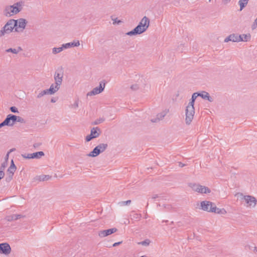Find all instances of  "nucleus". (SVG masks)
Instances as JSON below:
<instances>
[{
	"label": "nucleus",
	"instance_id": "obj_16",
	"mask_svg": "<svg viewBox=\"0 0 257 257\" xmlns=\"http://www.w3.org/2000/svg\"><path fill=\"white\" fill-rule=\"evenodd\" d=\"M198 96H200L204 99H206L208 100L209 102H213V99L212 97H211L209 93L206 91H202L201 92H197Z\"/></svg>",
	"mask_w": 257,
	"mask_h": 257
},
{
	"label": "nucleus",
	"instance_id": "obj_48",
	"mask_svg": "<svg viewBox=\"0 0 257 257\" xmlns=\"http://www.w3.org/2000/svg\"><path fill=\"white\" fill-rule=\"evenodd\" d=\"M16 219L18 220L19 219L25 217V215H23L22 214H16Z\"/></svg>",
	"mask_w": 257,
	"mask_h": 257
},
{
	"label": "nucleus",
	"instance_id": "obj_60",
	"mask_svg": "<svg viewBox=\"0 0 257 257\" xmlns=\"http://www.w3.org/2000/svg\"><path fill=\"white\" fill-rule=\"evenodd\" d=\"M230 0H223L224 4H227Z\"/></svg>",
	"mask_w": 257,
	"mask_h": 257
},
{
	"label": "nucleus",
	"instance_id": "obj_15",
	"mask_svg": "<svg viewBox=\"0 0 257 257\" xmlns=\"http://www.w3.org/2000/svg\"><path fill=\"white\" fill-rule=\"evenodd\" d=\"M211 205H212V202L209 201H203L200 203L201 209L208 212L209 211Z\"/></svg>",
	"mask_w": 257,
	"mask_h": 257
},
{
	"label": "nucleus",
	"instance_id": "obj_55",
	"mask_svg": "<svg viewBox=\"0 0 257 257\" xmlns=\"http://www.w3.org/2000/svg\"><path fill=\"white\" fill-rule=\"evenodd\" d=\"M186 166V165H185V164H183V163H181V162H179V166L180 167L182 168V167H184V166Z\"/></svg>",
	"mask_w": 257,
	"mask_h": 257
},
{
	"label": "nucleus",
	"instance_id": "obj_6",
	"mask_svg": "<svg viewBox=\"0 0 257 257\" xmlns=\"http://www.w3.org/2000/svg\"><path fill=\"white\" fill-rule=\"evenodd\" d=\"M191 187L194 191L201 194H209L211 192L208 187L200 184H194Z\"/></svg>",
	"mask_w": 257,
	"mask_h": 257
},
{
	"label": "nucleus",
	"instance_id": "obj_47",
	"mask_svg": "<svg viewBox=\"0 0 257 257\" xmlns=\"http://www.w3.org/2000/svg\"><path fill=\"white\" fill-rule=\"evenodd\" d=\"M163 206L165 209L168 210H171L172 208L171 205L169 204H164L163 205Z\"/></svg>",
	"mask_w": 257,
	"mask_h": 257
},
{
	"label": "nucleus",
	"instance_id": "obj_40",
	"mask_svg": "<svg viewBox=\"0 0 257 257\" xmlns=\"http://www.w3.org/2000/svg\"><path fill=\"white\" fill-rule=\"evenodd\" d=\"M216 213L225 214L226 213V211L224 208L220 209L218 208V210H217Z\"/></svg>",
	"mask_w": 257,
	"mask_h": 257
},
{
	"label": "nucleus",
	"instance_id": "obj_41",
	"mask_svg": "<svg viewBox=\"0 0 257 257\" xmlns=\"http://www.w3.org/2000/svg\"><path fill=\"white\" fill-rule=\"evenodd\" d=\"M7 165H8V163L6 162H4L1 164V167H0V170H2L3 171H4L5 169V168L7 166Z\"/></svg>",
	"mask_w": 257,
	"mask_h": 257
},
{
	"label": "nucleus",
	"instance_id": "obj_63",
	"mask_svg": "<svg viewBox=\"0 0 257 257\" xmlns=\"http://www.w3.org/2000/svg\"><path fill=\"white\" fill-rule=\"evenodd\" d=\"M248 247L249 249H251V246L250 245H248Z\"/></svg>",
	"mask_w": 257,
	"mask_h": 257
},
{
	"label": "nucleus",
	"instance_id": "obj_24",
	"mask_svg": "<svg viewBox=\"0 0 257 257\" xmlns=\"http://www.w3.org/2000/svg\"><path fill=\"white\" fill-rule=\"evenodd\" d=\"M197 94H198L197 92H195V93H193V94L192 95L191 98L190 99V101L188 103L189 105H193V106L194 105V103H195V100L196 99L197 97L198 96V95H197Z\"/></svg>",
	"mask_w": 257,
	"mask_h": 257
},
{
	"label": "nucleus",
	"instance_id": "obj_52",
	"mask_svg": "<svg viewBox=\"0 0 257 257\" xmlns=\"http://www.w3.org/2000/svg\"><path fill=\"white\" fill-rule=\"evenodd\" d=\"M122 242V241H119V242H115L113 244L112 246L113 247H115V246H116L120 244H121Z\"/></svg>",
	"mask_w": 257,
	"mask_h": 257
},
{
	"label": "nucleus",
	"instance_id": "obj_61",
	"mask_svg": "<svg viewBox=\"0 0 257 257\" xmlns=\"http://www.w3.org/2000/svg\"><path fill=\"white\" fill-rule=\"evenodd\" d=\"M253 248H254L253 251L255 253H257V247L256 246H254Z\"/></svg>",
	"mask_w": 257,
	"mask_h": 257
},
{
	"label": "nucleus",
	"instance_id": "obj_17",
	"mask_svg": "<svg viewBox=\"0 0 257 257\" xmlns=\"http://www.w3.org/2000/svg\"><path fill=\"white\" fill-rule=\"evenodd\" d=\"M168 112H169V109H167V110H165V111L158 113L157 115L156 118L152 119L151 121L153 122H157L159 121V120L162 119L165 116V115L167 114V113Z\"/></svg>",
	"mask_w": 257,
	"mask_h": 257
},
{
	"label": "nucleus",
	"instance_id": "obj_43",
	"mask_svg": "<svg viewBox=\"0 0 257 257\" xmlns=\"http://www.w3.org/2000/svg\"><path fill=\"white\" fill-rule=\"evenodd\" d=\"M22 156L25 159H32L31 157V154H22Z\"/></svg>",
	"mask_w": 257,
	"mask_h": 257
},
{
	"label": "nucleus",
	"instance_id": "obj_22",
	"mask_svg": "<svg viewBox=\"0 0 257 257\" xmlns=\"http://www.w3.org/2000/svg\"><path fill=\"white\" fill-rule=\"evenodd\" d=\"M236 39V34H232L229 35L228 37H227L224 40V42L227 43L229 41H232L233 42H236L235 40Z\"/></svg>",
	"mask_w": 257,
	"mask_h": 257
},
{
	"label": "nucleus",
	"instance_id": "obj_25",
	"mask_svg": "<svg viewBox=\"0 0 257 257\" xmlns=\"http://www.w3.org/2000/svg\"><path fill=\"white\" fill-rule=\"evenodd\" d=\"M11 10L10 6H7L4 11V15L6 17H11L13 15L11 12Z\"/></svg>",
	"mask_w": 257,
	"mask_h": 257
},
{
	"label": "nucleus",
	"instance_id": "obj_19",
	"mask_svg": "<svg viewBox=\"0 0 257 257\" xmlns=\"http://www.w3.org/2000/svg\"><path fill=\"white\" fill-rule=\"evenodd\" d=\"M80 45V42L79 40L74 41L72 42H69L65 44H63V47L65 49H68L71 47H78Z\"/></svg>",
	"mask_w": 257,
	"mask_h": 257
},
{
	"label": "nucleus",
	"instance_id": "obj_51",
	"mask_svg": "<svg viewBox=\"0 0 257 257\" xmlns=\"http://www.w3.org/2000/svg\"><path fill=\"white\" fill-rule=\"evenodd\" d=\"M44 95V94L43 93V91H42L41 92H40L38 94L37 98H40L42 97V96H43Z\"/></svg>",
	"mask_w": 257,
	"mask_h": 257
},
{
	"label": "nucleus",
	"instance_id": "obj_28",
	"mask_svg": "<svg viewBox=\"0 0 257 257\" xmlns=\"http://www.w3.org/2000/svg\"><path fill=\"white\" fill-rule=\"evenodd\" d=\"M38 180L40 181H44L49 180L51 176L49 175H42L38 177Z\"/></svg>",
	"mask_w": 257,
	"mask_h": 257
},
{
	"label": "nucleus",
	"instance_id": "obj_4",
	"mask_svg": "<svg viewBox=\"0 0 257 257\" xmlns=\"http://www.w3.org/2000/svg\"><path fill=\"white\" fill-rule=\"evenodd\" d=\"M106 82L103 80L99 82L98 86L95 87L91 91L87 93V96H92L101 93L104 89Z\"/></svg>",
	"mask_w": 257,
	"mask_h": 257
},
{
	"label": "nucleus",
	"instance_id": "obj_53",
	"mask_svg": "<svg viewBox=\"0 0 257 257\" xmlns=\"http://www.w3.org/2000/svg\"><path fill=\"white\" fill-rule=\"evenodd\" d=\"M48 91L49 90L47 89L44 90H43V93L44 94V95L46 94H50V92Z\"/></svg>",
	"mask_w": 257,
	"mask_h": 257
},
{
	"label": "nucleus",
	"instance_id": "obj_56",
	"mask_svg": "<svg viewBox=\"0 0 257 257\" xmlns=\"http://www.w3.org/2000/svg\"><path fill=\"white\" fill-rule=\"evenodd\" d=\"M23 50L22 48L21 47H18L17 48V49H16V51H18V53L20 52V51H22Z\"/></svg>",
	"mask_w": 257,
	"mask_h": 257
},
{
	"label": "nucleus",
	"instance_id": "obj_8",
	"mask_svg": "<svg viewBox=\"0 0 257 257\" xmlns=\"http://www.w3.org/2000/svg\"><path fill=\"white\" fill-rule=\"evenodd\" d=\"M58 71L59 70L56 71L54 75V79L55 81V84H56V88H57L58 86H60L61 85L63 76V72L62 68L60 71V72H59Z\"/></svg>",
	"mask_w": 257,
	"mask_h": 257
},
{
	"label": "nucleus",
	"instance_id": "obj_42",
	"mask_svg": "<svg viewBox=\"0 0 257 257\" xmlns=\"http://www.w3.org/2000/svg\"><path fill=\"white\" fill-rule=\"evenodd\" d=\"M131 88L133 90H137L139 89V86L138 84H135L131 85Z\"/></svg>",
	"mask_w": 257,
	"mask_h": 257
},
{
	"label": "nucleus",
	"instance_id": "obj_7",
	"mask_svg": "<svg viewBox=\"0 0 257 257\" xmlns=\"http://www.w3.org/2000/svg\"><path fill=\"white\" fill-rule=\"evenodd\" d=\"M146 31L145 28H143L138 25L133 30L127 32L126 35L130 36H136L141 34Z\"/></svg>",
	"mask_w": 257,
	"mask_h": 257
},
{
	"label": "nucleus",
	"instance_id": "obj_45",
	"mask_svg": "<svg viewBox=\"0 0 257 257\" xmlns=\"http://www.w3.org/2000/svg\"><path fill=\"white\" fill-rule=\"evenodd\" d=\"M257 27V18L255 19L254 22L251 25V28L252 30L256 29Z\"/></svg>",
	"mask_w": 257,
	"mask_h": 257
},
{
	"label": "nucleus",
	"instance_id": "obj_49",
	"mask_svg": "<svg viewBox=\"0 0 257 257\" xmlns=\"http://www.w3.org/2000/svg\"><path fill=\"white\" fill-rule=\"evenodd\" d=\"M9 155H10V154L9 153H7V154H6V155L5 156L4 162L8 163V160H9Z\"/></svg>",
	"mask_w": 257,
	"mask_h": 257
},
{
	"label": "nucleus",
	"instance_id": "obj_64",
	"mask_svg": "<svg viewBox=\"0 0 257 257\" xmlns=\"http://www.w3.org/2000/svg\"><path fill=\"white\" fill-rule=\"evenodd\" d=\"M158 206H160L161 205L160 204H158Z\"/></svg>",
	"mask_w": 257,
	"mask_h": 257
},
{
	"label": "nucleus",
	"instance_id": "obj_1",
	"mask_svg": "<svg viewBox=\"0 0 257 257\" xmlns=\"http://www.w3.org/2000/svg\"><path fill=\"white\" fill-rule=\"evenodd\" d=\"M19 32L17 28V21L14 19H10L6 23L0 30V38L6 35H9L13 31Z\"/></svg>",
	"mask_w": 257,
	"mask_h": 257
},
{
	"label": "nucleus",
	"instance_id": "obj_5",
	"mask_svg": "<svg viewBox=\"0 0 257 257\" xmlns=\"http://www.w3.org/2000/svg\"><path fill=\"white\" fill-rule=\"evenodd\" d=\"M101 131L98 127H94L91 128L90 131V134L87 135L85 138V141L87 142H90L93 139L98 138L100 134Z\"/></svg>",
	"mask_w": 257,
	"mask_h": 257
},
{
	"label": "nucleus",
	"instance_id": "obj_57",
	"mask_svg": "<svg viewBox=\"0 0 257 257\" xmlns=\"http://www.w3.org/2000/svg\"><path fill=\"white\" fill-rule=\"evenodd\" d=\"M159 196L158 194H155V195H154L152 197V199H156L157 198H158Z\"/></svg>",
	"mask_w": 257,
	"mask_h": 257
},
{
	"label": "nucleus",
	"instance_id": "obj_62",
	"mask_svg": "<svg viewBox=\"0 0 257 257\" xmlns=\"http://www.w3.org/2000/svg\"><path fill=\"white\" fill-rule=\"evenodd\" d=\"M140 257H148V256H147L146 255H143V256H141Z\"/></svg>",
	"mask_w": 257,
	"mask_h": 257
},
{
	"label": "nucleus",
	"instance_id": "obj_11",
	"mask_svg": "<svg viewBox=\"0 0 257 257\" xmlns=\"http://www.w3.org/2000/svg\"><path fill=\"white\" fill-rule=\"evenodd\" d=\"M22 2H17L14 4L13 5L10 6L11 10V12L12 15L17 14L21 11L22 10Z\"/></svg>",
	"mask_w": 257,
	"mask_h": 257
},
{
	"label": "nucleus",
	"instance_id": "obj_14",
	"mask_svg": "<svg viewBox=\"0 0 257 257\" xmlns=\"http://www.w3.org/2000/svg\"><path fill=\"white\" fill-rule=\"evenodd\" d=\"M150 21L149 19L146 16H145L143 18L138 25L142 28H145V30H147L150 26Z\"/></svg>",
	"mask_w": 257,
	"mask_h": 257
},
{
	"label": "nucleus",
	"instance_id": "obj_29",
	"mask_svg": "<svg viewBox=\"0 0 257 257\" xmlns=\"http://www.w3.org/2000/svg\"><path fill=\"white\" fill-rule=\"evenodd\" d=\"M217 210H218V208H217L215 203L212 202V205H211L210 207H209V212L216 213Z\"/></svg>",
	"mask_w": 257,
	"mask_h": 257
},
{
	"label": "nucleus",
	"instance_id": "obj_34",
	"mask_svg": "<svg viewBox=\"0 0 257 257\" xmlns=\"http://www.w3.org/2000/svg\"><path fill=\"white\" fill-rule=\"evenodd\" d=\"M131 200H128L125 201H120L118 203V204L120 206H124V205H129L131 203Z\"/></svg>",
	"mask_w": 257,
	"mask_h": 257
},
{
	"label": "nucleus",
	"instance_id": "obj_54",
	"mask_svg": "<svg viewBox=\"0 0 257 257\" xmlns=\"http://www.w3.org/2000/svg\"><path fill=\"white\" fill-rule=\"evenodd\" d=\"M73 106L75 108H77L78 107V100L75 101L73 104Z\"/></svg>",
	"mask_w": 257,
	"mask_h": 257
},
{
	"label": "nucleus",
	"instance_id": "obj_27",
	"mask_svg": "<svg viewBox=\"0 0 257 257\" xmlns=\"http://www.w3.org/2000/svg\"><path fill=\"white\" fill-rule=\"evenodd\" d=\"M65 49V47H63V44H62V46L58 48L54 47L52 49V53L54 54H56L58 53L61 52Z\"/></svg>",
	"mask_w": 257,
	"mask_h": 257
},
{
	"label": "nucleus",
	"instance_id": "obj_46",
	"mask_svg": "<svg viewBox=\"0 0 257 257\" xmlns=\"http://www.w3.org/2000/svg\"><path fill=\"white\" fill-rule=\"evenodd\" d=\"M6 125L9 126V124L8 123L7 121L6 120V119L5 118V120L0 123V128H2V127L6 126Z\"/></svg>",
	"mask_w": 257,
	"mask_h": 257
},
{
	"label": "nucleus",
	"instance_id": "obj_3",
	"mask_svg": "<svg viewBox=\"0 0 257 257\" xmlns=\"http://www.w3.org/2000/svg\"><path fill=\"white\" fill-rule=\"evenodd\" d=\"M195 113L194 106L193 105H188L186 107L185 109V122L186 124L189 125L192 122Z\"/></svg>",
	"mask_w": 257,
	"mask_h": 257
},
{
	"label": "nucleus",
	"instance_id": "obj_58",
	"mask_svg": "<svg viewBox=\"0 0 257 257\" xmlns=\"http://www.w3.org/2000/svg\"><path fill=\"white\" fill-rule=\"evenodd\" d=\"M15 151H16V149L15 148H12V149H10L8 153L10 154L11 153L13 152H14Z\"/></svg>",
	"mask_w": 257,
	"mask_h": 257
},
{
	"label": "nucleus",
	"instance_id": "obj_31",
	"mask_svg": "<svg viewBox=\"0 0 257 257\" xmlns=\"http://www.w3.org/2000/svg\"><path fill=\"white\" fill-rule=\"evenodd\" d=\"M8 221H12L14 220H17L16 217V214H13L11 215L7 216L6 218Z\"/></svg>",
	"mask_w": 257,
	"mask_h": 257
},
{
	"label": "nucleus",
	"instance_id": "obj_2",
	"mask_svg": "<svg viewBox=\"0 0 257 257\" xmlns=\"http://www.w3.org/2000/svg\"><path fill=\"white\" fill-rule=\"evenodd\" d=\"M107 147L108 145L107 144H100L96 146L87 156L90 157H96L104 152Z\"/></svg>",
	"mask_w": 257,
	"mask_h": 257
},
{
	"label": "nucleus",
	"instance_id": "obj_30",
	"mask_svg": "<svg viewBox=\"0 0 257 257\" xmlns=\"http://www.w3.org/2000/svg\"><path fill=\"white\" fill-rule=\"evenodd\" d=\"M243 42L249 41L251 38L250 34H242Z\"/></svg>",
	"mask_w": 257,
	"mask_h": 257
},
{
	"label": "nucleus",
	"instance_id": "obj_23",
	"mask_svg": "<svg viewBox=\"0 0 257 257\" xmlns=\"http://www.w3.org/2000/svg\"><path fill=\"white\" fill-rule=\"evenodd\" d=\"M60 88V86H58L57 88H56V84H55V86H54V84H52L50 88L49 89H47L50 92V94H54L56 91H57Z\"/></svg>",
	"mask_w": 257,
	"mask_h": 257
},
{
	"label": "nucleus",
	"instance_id": "obj_37",
	"mask_svg": "<svg viewBox=\"0 0 257 257\" xmlns=\"http://www.w3.org/2000/svg\"><path fill=\"white\" fill-rule=\"evenodd\" d=\"M236 42L243 41L242 35H238L236 34Z\"/></svg>",
	"mask_w": 257,
	"mask_h": 257
},
{
	"label": "nucleus",
	"instance_id": "obj_36",
	"mask_svg": "<svg viewBox=\"0 0 257 257\" xmlns=\"http://www.w3.org/2000/svg\"><path fill=\"white\" fill-rule=\"evenodd\" d=\"M6 52H7V53H14V54H18V51H16V49H15V48H9L7 50H6Z\"/></svg>",
	"mask_w": 257,
	"mask_h": 257
},
{
	"label": "nucleus",
	"instance_id": "obj_59",
	"mask_svg": "<svg viewBox=\"0 0 257 257\" xmlns=\"http://www.w3.org/2000/svg\"><path fill=\"white\" fill-rule=\"evenodd\" d=\"M51 102L52 103H54L56 102V100L54 98H52L51 99Z\"/></svg>",
	"mask_w": 257,
	"mask_h": 257
},
{
	"label": "nucleus",
	"instance_id": "obj_32",
	"mask_svg": "<svg viewBox=\"0 0 257 257\" xmlns=\"http://www.w3.org/2000/svg\"><path fill=\"white\" fill-rule=\"evenodd\" d=\"M150 242H151V241L150 239H146L144 240V241L139 242L138 243L139 244H141L142 245L148 246L150 244Z\"/></svg>",
	"mask_w": 257,
	"mask_h": 257
},
{
	"label": "nucleus",
	"instance_id": "obj_39",
	"mask_svg": "<svg viewBox=\"0 0 257 257\" xmlns=\"http://www.w3.org/2000/svg\"><path fill=\"white\" fill-rule=\"evenodd\" d=\"M10 110H11V112H12L13 113H19L18 109L16 106L10 107Z\"/></svg>",
	"mask_w": 257,
	"mask_h": 257
},
{
	"label": "nucleus",
	"instance_id": "obj_20",
	"mask_svg": "<svg viewBox=\"0 0 257 257\" xmlns=\"http://www.w3.org/2000/svg\"><path fill=\"white\" fill-rule=\"evenodd\" d=\"M17 170V167L15 165L13 160H12L11 161L10 166L9 167L7 170L8 173L14 174L16 172Z\"/></svg>",
	"mask_w": 257,
	"mask_h": 257
},
{
	"label": "nucleus",
	"instance_id": "obj_18",
	"mask_svg": "<svg viewBox=\"0 0 257 257\" xmlns=\"http://www.w3.org/2000/svg\"><path fill=\"white\" fill-rule=\"evenodd\" d=\"M17 21V28H22L23 30L25 29L26 25L28 23L27 20L23 18H21L18 20H15Z\"/></svg>",
	"mask_w": 257,
	"mask_h": 257
},
{
	"label": "nucleus",
	"instance_id": "obj_9",
	"mask_svg": "<svg viewBox=\"0 0 257 257\" xmlns=\"http://www.w3.org/2000/svg\"><path fill=\"white\" fill-rule=\"evenodd\" d=\"M11 248L8 243H0V252L1 253L8 255L10 253Z\"/></svg>",
	"mask_w": 257,
	"mask_h": 257
},
{
	"label": "nucleus",
	"instance_id": "obj_10",
	"mask_svg": "<svg viewBox=\"0 0 257 257\" xmlns=\"http://www.w3.org/2000/svg\"><path fill=\"white\" fill-rule=\"evenodd\" d=\"M245 202L248 204V206L250 207H254L256 204V198L250 195H245L243 197Z\"/></svg>",
	"mask_w": 257,
	"mask_h": 257
},
{
	"label": "nucleus",
	"instance_id": "obj_13",
	"mask_svg": "<svg viewBox=\"0 0 257 257\" xmlns=\"http://www.w3.org/2000/svg\"><path fill=\"white\" fill-rule=\"evenodd\" d=\"M6 119L8 122L9 126H12L17 122V115L9 114L6 116Z\"/></svg>",
	"mask_w": 257,
	"mask_h": 257
},
{
	"label": "nucleus",
	"instance_id": "obj_33",
	"mask_svg": "<svg viewBox=\"0 0 257 257\" xmlns=\"http://www.w3.org/2000/svg\"><path fill=\"white\" fill-rule=\"evenodd\" d=\"M104 118H99V119H96L94 121L92 122V125H97L104 121Z\"/></svg>",
	"mask_w": 257,
	"mask_h": 257
},
{
	"label": "nucleus",
	"instance_id": "obj_26",
	"mask_svg": "<svg viewBox=\"0 0 257 257\" xmlns=\"http://www.w3.org/2000/svg\"><path fill=\"white\" fill-rule=\"evenodd\" d=\"M248 0H240L238 2L240 6V11L242 10L248 3Z\"/></svg>",
	"mask_w": 257,
	"mask_h": 257
},
{
	"label": "nucleus",
	"instance_id": "obj_35",
	"mask_svg": "<svg viewBox=\"0 0 257 257\" xmlns=\"http://www.w3.org/2000/svg\"><path fill=\"white\" fill-rule=\"evenodd\" d=\"M14 174L8 173V176L6 177L5 180L7 182H10L12 179Z\"/></svg>",
	"mask_w": 257,
	"mask_h": 257
},
{
	"label": "nucleus",
	"instance_id": "obj_44",
	"mask_svg": "<svg viewBox=\"0 0 257 257\" xmlns=\"http://www.w3.org/2000/svg\"><path fill=\"white\" fill-rule=\"evenodd\" d=\"M111 18L112 20L113 21V24H114L115 23L119 24L121 23H122V21L119 20H118L117 18L113 19L112 16H111Z\"/></svg>",
	"mask_w": 257,
	"mask_h": 257
},
{
	"label": "nucleus",
	"instance_id": "obj_12",
	"mask_svg": "<svg viewBox=\"0 0 257 257\" xmlns=\"http://www.w3.org/2000/svg\"><path fill=\"white\" fill-rule=\"evenodd\" d=\"M117 229L116 228H111L106 230H101L98 233V235L100 237H103L110 235L115 232H116Z\"/></svg>",
	"mask_w": 257,
	"mask_h": 257
},
{
	"label": "nucleus",
	"instance_id": "obj_38",
	"mask_svg": "<svg viewBox=\"0 0 257 257\" xmlns=\"http://www.w3.org/2000/svg\"><path fill=\"white\" fill-rule=\"evenodd\" d=\"M17 122H19L22 123H25L26 120L23 117L17 115Z\"/></svg>",
	"mask_w": 257,
	"mask_h": 257
},
{
	"label": "nucleus",
	"instance_id": "obj_50",
	"mask_svg": "<svg viewBox=\"0 0 257 257\" xmlns=\"http://www.w3.org/2000/svg\"><path fill=\"white\" fill-rule=\"evenodd\" d=\"M41 143H35L34 145H33V147L35 148H38L41 145Z\"/></svg>",
	"mask_w": 257,
	"mask_h": 257
},
{
	"label": "nucleus",
	"instance_id": "obj_21",
	"mask_svg": "<svg viewBox=\"0 0 257 257\" xmlns=\"http://www.w3.org/2000/svg\"><path fill=\"white\" fill-rule=\"evenodd\" d=\"M45 156V154L43 151L37 152L31 154L32 159H40Z\"/></svg>",
	"mask_w": 257,
	"mask_h": 257
}]
</instances>
